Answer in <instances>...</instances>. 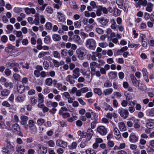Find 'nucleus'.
<instances>
[{
  "label": "nucleus",
  "mask_w": 154,
  "mask_h": 154,
  "mask_svg": "<svg viewBox=\"0 0 154 154\" xmlns=\"http://www.w3.org/2000/svg\"><path fill=\"white\" fill-rule=\"evenodd\" d=\"M85 46L89 49L94 50L96 46V41L92 38L88 39L86 42Z\"/></svg>",
  "instance_id": "1"
},
{
  "label": "nucleus",
  "mask_w": 154,
  "mask_h": 154,
  "mask_svg": "<svg viewBox=\"0 0 154 154\" xmlns=\"http://www.w3.org/2000/svg\"><path fill=\"white\" fill-rule=\"evenodd\" d=\"M118 112L121 116L125 119H126L128 116L129 112L127 109H124L122 108H121L118 109Z\"/></svg>",
  "instance_id": "2"
},
{
  "label": "nucleus",
  "mask_w": 154,
  "mask_h": 154,
  "mask_svg": "<svg viewBox=\"0 0 154 154\" xmlns=\"http://www.w3.org/2000/svg\"><path fill=\"white\" fill-rule=\"evenodd\" d=\"M135 2V6L137 8H140L141 6L145 7L147 5L146 0H134Z\"/></svg>",
  "instance_id": "3"
},
{
  "label": "nucleus",
  "mask_w": 154,
  "mask_h": 154,
  "mask_svg": "<svg viewBox=\"0 0 154 154\" xmlns=\"http://www.w3.org/2000/svg\"><path fill=\"white\" fill-rule=\"evenodd\" d=\"M97 131L102 136H104L107 133V129L103 126H100L97 128Z\"/></svg>",
  "instance_id": "4"
},
{
  "label": "nucleus",
  "mask_w": 154,
  "mask_h": 154,
  "mask_svg": "<svg viewBox=\"0 0 154 154\" xmlns=\"http://www.w3.org/2000/svg\"><path fill=\"white\" fill-rule=\"evenodd\" d=\"M12 129L14 132L18 134L21 135V131L19 125L17 124H15L12 125Z\"/></svg>",
  "instance_id": "5"
},
{
  "label": "nucleus",
  "mask_w": 154,
  "mask_h": 154,
  "mask_svg": "<svg viewBox=\"0 0 154 154\" xmlns=\"http://www.w3.org/2000/svg\"><path fill=\"white\" fill-rule=\"evenodd\" d=\"M56 144L57 146L63 148L66 147L67 146V143L66 142L59 139L56 141Z\"/></svg>",
  "instance_id": "6"
},
{
  "label": "nucleus",
  "mask_w": 154,
  "mask_h": 154,
  "mask_svg": "<svg viewBox=\"0 0 154 154\" xmlns=\"http://www.w3.org/2000/svg\"><path fill=\"white\" fill-rule=\"evenodd\" d=\"M97 20L103 26H104L107 24L109 20L105 17H103L98 18Z\"/></svg>",
  "instance_id": "7"
},
{
  "label": "nucleus",
  "mask_w": 154,
  "mask_h": 154,
  "mask_svg": "<svg viewBox=\"0 0 154 154\" xmlns=\"http://www.w3.org/2000/svg\"><path fill=\"white\" fill-rule=\"evenodd\" d=\"M17 90L18 92L21 94L24 91L25 88L23 85L20 84V82H17Z\"/></svg>",
  "instance_id": "8"
},
{
  "label": "nucleus",
  "mask_w": 154,
  "mask_h": 154,
  "mask_svg": "<svg viewBox=\"0 0 154 154\" xmlns=\"http://www.w3.org/2000/svg\"><path fill=\"white\" fill-rule=\"evenodd\" d=\"M57 17L59 21L64 22L65 21V16L63 13L58 12L57 13Z\"/></svg>",
  "instance_id": "9"
},
{
  "label": "nucleus",
  "mask_w": 154,
  "mask_h": 154,
  "mask_svg": "<svg viewBox=\"0 0 154 154\" xmlns=\"http://www.w3.org/2000/svg\"><path fill=\"white\" fill-rule=\"evenodd\" d=\"M128 120L130 121H132L133 122L134 127L135 128L137 129L140 127V125L138 124V119H135L134 117H132L130 118Z\"/></svg>",
  "instance_id": "10"
},
{
  "label": "nucleus",
  "mask_w": 154,
  "mask_h": 154,
  "mask_svg": "<svg viewBox=\"0 0 154 154\" xmlns=\"http://www.w3.org/2000/svg\"><path fill=\"white\" fill-rule=\"evenodd\" d=\"M37 147H38V152L39 154H45L47 152V149L46 148L43 147L42 149L41 146L39 144L38 145Z\"/></svg>",
  "instance_id": "11"
},
{
  "label": "nucleus",
  "mask_w": 154,
  "mask_h": 154,
  "mask_svg": "<svg viewBox=\"0 0 154 154\" xmlns=\"http://www.w3.org/2000/svg\"><path fill=\"white\" fill-rule=\"evenodd\" d=\"M73 73L72 76L73 77V79H76L80 76V70L78 68H75L73 71Z\"/></svg>",
  "instance_id": "12"
},
{
  "label": "nucleus",
  "mask_w": 154,
  "mask_h": 154,
  "mask_svg": "<svg viewBox=\"0 0 154 154\" xmlns=\"http://www.w3.org/2000/svg\"><path fill=\"white\" fill-rule=\"evenodd\" d=\"M93 131L91 128H90L88 129L86 133L87 138L86 140L87 142L90 140L93 134Z\"/></svg>",
  "instance_id": "13"
},
{
  "label": "nucleus",
  "mask_w": 154,
  "mask_h": 154,
  "mask_svg": "<svg viewBox=\"0 0 154 154\" xmlns=\"http://www.w3.org/2000/svg\"><path fill=\"white\" fill-rule=\"evenodd\" d=\"M72 39L77 44L79 45L82 44V40L79 35H74Z\"/></svg>",
  "instance_id": "14"
},
{
  "label": "nucleus",
  "mask_w": 154,
  "mask_h": 154,
  "mask_svg": "<svg viewBox=\"0 0 154 154\" xmlns=\"http://www.w3.org/2000/svg\"><path fill=\"white\" fill-rule=\"evenodd\" d=\"M6 141L7 143L6 147L9 152H10L12 151H14V146L11 144L10 142L8 141V140H7Z\"/></svg>",
  "instance_id": "15"
},
{
  "label": "nucleus",
  "mask_w": 154,
  "mask_h": 154,
  "mask_svg": "<svg viewBox=\"0 0 154 154\" xmlns=\"http://www.w3.org/2000/svg\"><path fill=\"white\" fill-rule=\"evenodd\" d=\"M26 151L25 149L22 148L21 146L17 145L16 147V151L21 154H23Z\"/></svg>",
  "instance_id": "16"
},
{
  "label": "nucleus",
  "mask_w": 154,
  "mask_h": 154,
  "mask_svg": "<svg viewBox=\"0 0 154 154\" xmlns=\"http://www.w3.org/2000/svg\"><path fill=\"white\" fill-rule=\"evenodd\" d=\"M131 80L132 81L133 84L134 86L137 87L139 86V82H138L135 76L133 75L131 76Z\"/></svg>",
  "instance_id": "17"
},
{
  "label": "nucleus",
  "mask_w": 154,
  "mask_h": 154,
  "mask_svg": "<svg viewBox=\"0 0 154 154\" xmlns=\"http://www.w3.org/2000/svg\"><path fill=\"white\" fill-rule=\"evenodd\" d=\"M73 78L72 75H69L66 78V80L69 82L70 84H73L75 82V80L73 79Z\"/></svg>",
  "instance_id": "18"
},
{
  "label": "nucleus",
  "mask_w": 154,
  "mask_h": 154,
  "mask_svg": "<svg viewBox=\"0 0 154 154\" xmlns=\"http://www.w3.org/2000/svg\"><path fill=\"white\" fill-rule=\"evenodd\" d=\"M114 134L116 135V139H119L121 137L119 131L117 128H115L114 129Z\"/></svg>",
  "instance_id": "19"
},
{
  "label": "nucleus",
  "mask_w": 154,
  "mask_h": 154,
  "mask_svg": "<svg viewBox=\"0 0 154 154\" xmlns=\"http://www.w3.org/2000/svg\"><path fill=\"white\" fill-rule=\"evenodd\" d=\"M25 97V96L24 95H19L15 98V100L18 102H22L24 101Z\"/></svg>",
  "instance_id": "20"
},
{
  "label": "nucleus",
  "mask_w": 154,
  "mask_h": 154,
  "mask_svg": "<svg viewBox=\"0 0 154 154\" xmlns=\"http://www.w3.org/2000/svg\"><path fill=\"white\" fill-rule=\"evenodd\" d=\"M109 79H115L117 76V73L115 72H110L108 74Z\"/></svg>",
  "instance_id": "21"
},
{
  "label": "nucleus",
  "mask_w": 154,
  "mask_h": 154,
  "mask_svg": "<svg viewBox=\"0 0 154 154\" xmlns=\"http://www.w3.org/2000/svg\"><path fill=\"white\" fill-rule=\"evenodd\" d=\"M21 121L20 123L22 125H25L26 124V122L28 120V117L25 116H22L21 118Z\"/></svg>",
  "instance_id": "22"
},
{
  "label": "nucleus",
  "mask_w": 154,
  "mask_h": 154,
  "mask_svg": "<svg viewBox=\"0 0 154 154\" xmlns=\"http://www.w3.org/2000/svg\"><path fill=\"white\" fill-rule=\"evenodd\" d=\"M118 124L119 129L121 131H124L126 130V128L124 122H121Z\"/></svg>",
  "instance_id": "23"
},
{
  "label": "nucleus",
  "mask_w": 154,
  "mask_h": 154,
  "mask_svg": "<svg viewBox=\"0 0 154 154\" xmlns=\"http://www.w3.org/2000/svg\"><path fill=\"white\" fill-rule=\"evenodd\" d=\"M138 138L134 134L131 135L129 137V140L132 143H135L138 141Z\"/></svg>",
  "instance_id": "24"
},
{
  "label": "nucleus",
  "mask_w": 154,
  "mask_h": 154,
  "mask_svg": "<svg viewBox=\"0 0 154 154\" xmlns=\"http://www.w3.org/2000/svg\"><path fill=\"white\" fill-rule=\"evenodd\" d=\"M15 47L11 45L5 48V51L7 53H9L11 52L12 50L14 49Z\"/></svg>",
  "instance_id": "25"
},
{
  "label": "nucleus",
  "mask_w": 154,
  "mask_h": 154,
  "mask_svg": "<svg viewBox=\"0 0 154 154\" xmlns=\"http://www.w3.org/2000/svg\"><path fill=\"white\" fill-rule=\"evenodd\" d=\"M149 146L151 147H149L147 149H150L149 150V152H152L154 151V140H151L149 143Z\"/></svg>",
  "instance_id": "26"
},
{
  "label": "nucleus",
  "mask_w": 154,
  "mask_h": 154,
  "mask_svg": "<svg viewBox=\"0 0 154 154\" xmlns=\"http://www.w3.org/2000/svg\"><path fill=\"white\" fill-rule=\"evenodd\" d=\"M113 91V89L112 88H109L104 90L103 91V93L106 96L111 94Z\"/></svg>",
  "instance_id": "27"
},
{
  "label": "nucleus",
  "mask_w": 154,
  "mask_h": 154,
  "mask_svg": "<svg viewBox=\"0 0 154 154\" xmlns=\"http://www.w3.org/2000/svg\"><path fill=\"white\" fill-rule=\"evenodd\" d=\"M121 14V11L117 8H115L113 9V15L115 17L119 16Z\"/></svg>",
  "instance_id": "28"
},
{
  "label": "nucleus",
  "mask_w": 154,
  "mask_h": 154,
  "mask_svg": "<svg viewBox=\"0 0 154 154\" xmlns=\"http://www.w3.org/2000/svg\"><path fill=\"white\" fill-rule=\"evenodd\" d=\"M110 22L111 24V28L113 29H115L116 28L117 25L114 19H111L110 20Z\"/></svg>",
  "instance_id": "29"
},
{
  "label": "nucleus",
  "mask_w": 154,
  "mask_h": 154,
  "mask_svg": "<svg viewBox=\"0 0 154 154\" xmlns=\"http://www.w3.org/2000/svg\"><path fill=\"white\" fill-rule=\"evenodd\" d=\"M45 84L48 86H51L53 83V80L51 78H48L45 80Z\"/></svg>",
  "instance_id": "30"
},
{
  "label": "nucleus",
  "mask_w": 154,
  "mask_h": 154,
  "mask_svg": "<svg viewBox=\"0 0 154 154\" xmlns=\"http://www.w3.org/2000/svg\"><path fill=\"white\" fill-rule=\"evenodd\" d=\"M97 11H96V14L98 16H100L102 14V9L101 6H99L97 8Z\"/></svg>",
  "instance_id": "31"
},
{
  "label": "nucleus",
  "mask_w": 154,
  "mask_h": 154,
  "mask_svg": "<svg viewBox=\"0 0 154 154\" xmlns=\"http://www.w3.org/2000/svg\"><path fill=\"white\" fill-rule=\"evenodd\" d=\"M53 40L55 41H59L61 39L60 36L58 34H55L52 35Z\"/></svg>",
  "instance_id": "32"
},
{
  "label": "nucleus",
  "mask_w": 154,
  "mask_h": 154,
  "mask_svg": "<svg viewBox=\"0 0 154 154\" xmlns=\"http://www.w3.org/2000/svg\"><path fill=\"white\" fill-rule=\"evenodd\" d=\"M72 117L68 119V121L69 122H72V121L76 120L77 119V117L76 115L74 113L72 114Z\"/></svg>",
  "instance_id": "33"
},
{
  "label": "nucleus",
  "mask_w": 154,
  "mask_h": 154,
  "mask_svg": "<svg viewBox=\"0 0 154 154\" xmlns=\"http://www.w3.org/2000/svg\"><path fill=\"white\" fill-rule=\"evenodd\" d=\"M152 6V5L151 3H149L148 4H147V7L146 8V11L149 12H151L152 11L151 8Z\"/></svg>",
  "instance_id": "34"
},
{
  "label": "nucleus",
  "mask_w": 154,
  "mask_h": 154,
  "mask_svg": "<svg viewBox=\"0 0 154 154\" xmlns=\"http://www.w3.org/2000/svg\"><path fill=\"white\" fill-rule=\"evenodd\" d=\"M10 91L9 90L5 89L2 91L1 92V94L3 96H7L10 93Z\"/></svg>",
  "instance_id": "35"
},
{
  "label": "nucleus",
  "mask_w": 154,
  "mask_h": 154,
  "mask_svg": "<svg viewBox=\"0 0 154 154\" xmlns=\"http://www.w3.org/2000/svg\"><path fill=\"white\" fill-rule=\"evenodd\" d=\"M146 126L148 128L154 129V123L152 122L147 123H146Z\"/></svg>",
  "instance_id": "36"
},
{
  "label": "nucleus",
  "mask_w": 154,
  "mask_h": 154,
  "mask_svg": "<svg viewBox=\"0 0 154 154\" xmlns=\"http://www.w3.org/2000/svg\"><path fill=\"white\" fill-rule=\"evenodd\" d=\"M53 54L55 58L60 59V55L59 53L57 51H54L53 52Z\"/></svg>",
  "instance_id": "37"
},
{
  "label": "nucleus",
  "mask_w": 154,
  "mask_h": 154,
  "mask_svg": "<svg viewBox=\"0 0 154 154\" xmlns=\"http://www.w3.org/2000/svg\"><path fill=\"white\" fill-rule=\"evenodd\" d=\"M38 102L41 103H42L44 102V96L42 93H39L38 94Z\"/></svg>",
  "instance_id": "38"
},
{
  "label": "nucleus",
  "mask_w": 154,
  "mask_h": 154,
  "mask_svg": "<svg viewBox=\"0 0 154 154\" xmlns=\"http://www.w3.org/2000/svg\"><path fill=\"white\" fill-rule=\"evenodd\" d=\"M1 152L3 154H10V153L6 146L2 148Z\"/></svg>",
  "instance_id": "39"
},
{
  "label": "nucleus",
  "mask_w": 154,
  "mask_h": 154,
  "mask_svg": "<svg viewBox=\"0 0 154 154\" xmlns=\"http://www.w3.org/2000/svg\"><path fill=\"white\" fill-rule=\"evenodd\" d=\"M112 85V83L109 80H107L104 84V86L106 88L109 87Z\"/></svg>",
  "instance_id": "40"
},
{
  "label": "nucleus",
  "mask_w": 154,
  "mask_h": 154,
  "mask_svg": "<svg viewBox=\"0 0 154 154\" xmlns=\"http://www.w3.org/2000/svg\"><path fill=\"white\" fill-rule=\"evenodd\" d=\"M29 129L31 132V133L33 134H35L37 132V129L35 125L30 128Z\"/></svg>",
  "instance_id": "41"
},
{
  "label": "nucleus",
  "mask_w": 154,
  "mask_h": 154,
  "mask_svg": "<svg viewBox=\"0 0 154 154\" xmlns=\"http://www.w3.org/2000/svg\"><path fill=\"white\" fill-rule=\"evenodd\" d=\"M13 77L15 80L17 81H20V76L17 73H14L13 75Z\"/></svg>",
  "instance_id": "42"
},
{
  "label": "nucleus",
  "mask_w": 154,
  "mask_h": 154,
  "mask_svg": "<svg viewBox=\"0 0 154 154\" xmlns=\"http://www.w3.org/2000/svg\"><path fill=\"white\" fill-rule=\"evenodd\" d=\"M94 91L95 93L99 95H100L102 94L101 90L100 88H95L94 89Z\"/></svg>",
  "instance_id": "43"
},
{
  "label": "nucleus",
  "mask_w": 154,
  "mask_h": 154,
  "mask_svg": "<svg viewBox=\"0 0 154 154\" xmlns=\"http://www.w3.org/2000/svg\"><path fill=\"white\" fill-rule=\"evenodd\" d=\"M45 26L47 29L50 30L52 27V24L51 23L47 22L46 23Z\"/></svg>",
  "instance_id": "44"
},
{
  "label": "nucleus",
  "mask_w": 154,
  "mask_h": 154,
  "mask_svg": "<svg viewBox=\"0 0 154 154\" xmlns=\"http://www.w3.org/2000/svg\"><path fill=\"white\" fill-rule=\"evenodd\" d=\"M1 40L3 43H5L8 41V38L6 35H3L1 37Z\"/></svg>",
  "instance_id": "45"
},
{
  "label": "nucleus",
  "mask_w": 154,
  "mask_h": 154,
  "mask_svg": "<svg viewBox=\"0 0 154 154\" xmlns=\"http://www.w3.org/2000/svg\"><path fill=\"white\" fill-rule=\"evenodd\" d=\"M142 74L143 77H147L148 76V73L147 69L145 68H143L142 71Z\"/></svg>",
  "instance_id": "46"
},
{
  "label": "nucleus",
  "mask_w": 154,
  "mask_h": 154,
  "mask_svg": "<svg viewBox=\"0 0 154 154\" xmlns=\"http://www.w3.org/2000/svg\"><path fill=\"white\" fill-rule=\"evenodd\" d=\"M51 38L49 35L45 36L44 38V42L46 44H49L50 42Z\"/></svg>",
  "instance_id": "47"
},
{
  "label": "nucleus",
  "mask_w": 154,
  "mask_h": 154,
  "mask_svg": "<svg viewBox=\"0 0 154 154\" xmlns=\"http://www.w3.org/2000/svg\"><path fill=\"white\" fill-rule=\"evenodd\" d=\"M96 32L99 34H102L104 33V31L99 28H96L95 29Z\"/></svg>",
  "instance_id": "48"
},
{
  "label": "nucleus",
  "mask_w": 154,
  "mask_h": 154,
  "mask_svg": "<svg viewBox=\"0 0 154 154\" xmlns=\"http://www.w3.org/2000/svg\"><path fill=\"white\" fill-rule=\"evenodd\" d=\"M45 122V120L41 118L38 119L37 121L38 124L40 126L42 125Z\"/></svg>",
  "instance_id": "49"
},
{
  "label": "nucleus",
  "mask_w": 154,
  "mask_h": 154,
  "mask_svg": "<svg viewBox=\"0 0 154 154\" xmlns=\"http://www.w3.org/2000/svg\"><path fill=\"white\" fill-rule=\"evenodd\" d=\"M30 100L31 101V103L32 105H35L37 102V100L35 99L34 97H30Z\"/></svg>",
  "instance_id": "50"
},
{
  "label": "nucleus",
  "mask_w": 154,
  "mask_h": 154,
  "mask_svg": "<svg viewBox=\"0 0 154 154\" xmlns=\"http://www.w3.org/2000/svg\"><path fill=\"white\" fill-rule=\"evenodd\" d=\"M81 21L79 20L74 22V24L75 28H79L81 26Z\"/></svg>",
  "instance_id": "51"
},
{
  "label": "nucleus",
  "mask_w": 154,
  "mask_h": 154,
  "mask_svg": "<svg viewBox=\"0 0 154 154\" xmlns=\"http://www.w3.org/2000/svg\"><path fill=\"white\" fill-rule=\"evenodd\" d=\"M86 152L87 154H95L94 150L90 148L86 151Z\"/></svg>",
  "instance_id": "52"
},
{
  "label": "nucleus",
  "mask_w": 154,
  "mask_h": 154,
  "mask_svg": "<svg viewBox=\"0 0 154 154\" xmlns=\"http://www.w3.org/2000/svg\"><path fill=\"white\" fill-rule=\"evenodd\" d=\"M79 53L78 57L80 59H82L83 57L85 56V54L83 51L81 50L79 51Z\"/></svg>",
  "instance_id": "53"
},
{
  "label": "nucleus",
  "mask_w": 154,
  "mask_h": 154,
  "mask_svg": "<svg viewBox=\"0 0 154 154\" xmlns=\"http://www.w3.org/2000/svg\"><path fill=\"white\" fill-rule=\"evenodd\" d=\"M61 55L64 57L66 56L67 55V50L66 49L61 50Z\"/></svg>",
  "instance_id": "54"
},
{
  "label": "nucleus",
  "mask_w": 154,
  "mask_h": 154,
  "mask_svg": "<svg viewBox=\"0 0 154 154\" xmlns=\"http://www.w3.org/2000/svg\"><path fill=\"white\" fill-rule=\"evenodd\" d=\"M5 73L7 76H9L11 75V72L9 69H6L5 71Z\"/></svg>",
  "instance_id": "55"
},
{
  "label": "nucleus",
  "mask_w": 154,
  "mask_h": 154,
  "mask_svg": "<svg viewBox=\"0 0 154 154\" xmlns=\"http://www.w3.org/2000/svg\"><path fill=\"white\" fill-rule=\"evenodd\" d=\"M48 52L42 51L38 55V57L39 58H41L44 57L45 55L47 54Z\"/></svg>",
  "instance_id": "56"
},
{
  "label": "nucleus",
  "mask_w": 154,
  "mask_h": 154,
  "mask_svg": "<svg viewBox=\"0 0 154 154\" xmlns=\"http://www.w3.org/2000/svg\"><path fill=\"white\" fill-rule=\"evenodd\" d=\"M35 126V122L33 120H30L29 121V127L30 128Z\"/></svg>",
  "instance_id": "57"
},
{
  "label": "nucleus",
  "mask_w": 154,
  "mask_h": 154,
  "mask_svg": "<svg viewBox=\"0 0 154 154\" xmlns=\"http://www.w3.org/2000/svg\"><path fill=\"white\" fill-rule=\"evenodd\" d=\"M104 104L105 105H106V107L105 108V110H109L110 111H112L113 110V109L108 104H107L106 103H105Z\"/></svg>",
  "instance_id": "58"
},
{
  "label": "nucleus",
  "mask_w": 154,
  "mask_h": 154,
  "mask_svg": "<svg viewBox=\"0 0 154 154\" xmlns=\"http://www.w3.org/2000/svg\"><path fill=\"white\" fill-rule=\"evenodd\" d=\"M99 46L100 47L104 48L108 46V44L106 42H101L99 43Z\"/></svg>",
  "instance_id": "59"
},
{
  "label": "nucleus",
  "mask_w": 154,
  "mask_h": 154,
  "mask_svg": "<svg viewBox=\"0 0 154 154\" xmlns=\"http://www.w3.org/2000/svg\"><path fill=\"white\" fill-rule=\"evenodd\" d=\"M53 63L54 66L56 67H58L60 66V63L55 60H53Z\"/></svg>",
  "instance_id": "60"
},
{
  "label": "nucleus",
  "mask_w": 154,
  "mask_h": 154,
  "mask_svg": "<svg viewBox=\"0 0 154 154\" xmlns=\"http://www.w3.org/2000/svg\"><path fill=\"white\" fill-rule=\"evenodd\" d=\"M14 34H16V36L17 37H19L22 35V32L20 31H15L14 32Z\"/></svg>",
  "instance_id": "61"
},
{
  "label": "nucleus",
  "mask_w": 154,
  "mask_h": 154,
  "mask_svg": "<svg viewBox=\"0 0 154 154\" xmlns=\"http://www.w3.org/2000/svg\"><path fill=\"white\" fill-rule=\"evenodd\" d=\"M43 65L44 69H48L49 68V65L47 61H44Z\"/></svg>",
  "instance_id": "62"
},
{
  "label": "nucleus",
  "mask_w": 154,
  "mask_h": 154,
  "mask_svg": "<svg viewBox=\"0 0 154 154\" xmlns=\"http://www.w3.org/2000/svg\"><path fill=\"white\" fill-rule=\"evenodd\" d=\"M2 105L3 106H5L7 107H9L10 106V104L7 101H4L2 103Z\"/></svg>",
  "instance_id": "63"
},
{
  "label": "nucleus",
  "mask_w": 154,
  "mask_h": 154,
  "mask_svg": "<svg viewBox=\"0 0 154 154\" xmlns=\"http://www.w3.org/2000/svg\"><path fill=\"white\" fill-rule=\"evenodd\" d=\"M77 146V144L76 142H73L72 143L71 146L70 147V149H75Z\"/></svg>",
  "instance_id": "64"
}]
</instances>
